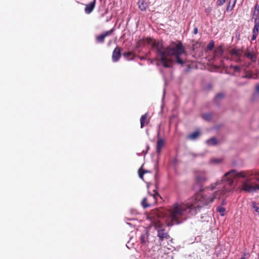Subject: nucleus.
I'll return each instance as SVG.
<instances>
[{
    "mask_svg": "<svg viewBox=\"0 0 259 259\" xmlns=\"http://www.w3.org/2000/svg\"><path fill=\"white\" fill-rule=\"evenodd\" d=\"M242 78H252V75L250 74H246L242 76Z\"/></svg>",
    "mask_w": 259,
    "mask_h": 259,
    "instance_id": "nucleus-31",
    "label": "nucleus"
},
{
    "mask_svg": "<svg viewBox=\"0 0 259 259\" xmlns=\"http://www.w3.org/2000/svg\"><path fill=\"white\" fill-rule=\"evenodd\" d=\"M225 95L222 93H219L214 98V102L217 105H219L220 101L224 98Z\"/></svg>",
    "mask_w": 259,
    "mask_h": 259,
    "instance_id": "nucleus-14",
    "label": "nucleus"
},
{
    "mask_svg": "<svg viewBox=\"0 0 259 259\" xmlns=\"http://www.w3.org/2000/svg\"><path fill=\"white\" fill-rule=\"evenodd\" d=\"M236 1L237 0H234L232 4V5H231V1H230L229 2H228V4L227 5V8H226V11L228 12H231L232 9L234 8L235 4H236Z\"/></svg>",
    "mask_w": 259,
    "mask_h": 259,
    "instance_id": "nucleus-18",
    "label": "nucleus"
},
{
    "mask_svg": "<svg viewBox=\"0 0 259 259\" xmlns=\"http://www.w3.org/2000/svg\"><path fill=\"white\" fill-rule=\"evenodd\" d=\"M152 196H153V198H154L155 200L157 199V198L158 197H161L160 196L159 193L155 191H154V193L152 194Z\"/></svg>",
    "mask_w": 259,
    "mask_h": 259,
    "instance_id": "nucleus-30",
    "label": "nucleus"
},
{
    "mask_svg": "<svg viewBox=\"0 0 259 259\" xmlns=\"http://www.w3.org/2000/svg\"><path fill=\"white\" fill-rule=\"evenodd\" d=\"M206 144L209 146H214L217 144L218 141L215 138H211L206 141Z\"/></svg>",
    "mask_w": 259,
    "mask_h": 259,
    "instance_id": "nucleus-19",
    "label": "nucleus"
},
{
    "mask_svg": "<svg viewBox=\"0 0 259 259\" xmlns=\"http://www.w3.org/2000/svg\"><path fill=\"white\" fill-rule=\"evenodd\" d=\"M147 172H149V171L148 170H144V171L141 169H139L138 170L139 177L141 179H143V176H144V174L147 173Z\"/></svg>",
    "mask_w": 259,
    "mask_h": 259,
    "instance_id": "nucleus-26",
    "label": "nucleus"
},
{
    "mask_svg": "<svg viewBox=\"0 0 259 259\" xmlns=\"http://www.w3.org/2000/svg\"><path fill=\"white\" fill-rule=\"evenodd\" d=\"M254 26L252 30V32L253 34H258V30H259V20H255L254 21Z\"/></svg>",
    "mask_w": 259,
    "mask_h": 259,
    "instance_id": "nucleus-17",
    "label": "nucleus"
},
{
    "mask_svg": "<svg viewBox=\"0 0 259 259\" xmlns=\"http://www.w3.org/2000/svg\"><path fill=\"white\" fill-rule=\"evenodd\" d=\"M252 19L254 21L259 20V5L256 4L254 6V10L252 13Z\"/></svg>",
    "mask_w": 259,
    "mask_h": 259,
    "instance_id": "nucleus-10",
    "label": "nucleus"
},
{
    "mask_svg": "<svg viewBox=\"0 0 259 259\" xmlns=\"http://www.w3.org/2000/svg\"><path fill=\"white\" fill-rule=\"evenodd\" d=\"M153 226L157 232V237L159 238V241H162L165 239H168L170 236L168 233L165 231L164 229L161 227V224L159 222L154 223Z\"/></svg>",
    "mask_w": 259,
    "mask_h": 259,
    "instance_id": "nucleus-3",
    "label": "nucleus"
},
{
    "mask_svg": "<svg viewBox=\"0 0 259 259\" xmlns=\"http://www.w3.org/2000/svg\"><path fill=\"white\" fill-rule=\"evenodd\" d=\"M146 133H147V135H148V130L146 131Z\"/></svg>",
    "mask_w": 259,
    "mask_h": 259,
    "instance_id": "nucleus-41",
    "label": "nucleus"
},
{
    "mask_svg": "<svg viewBox=\"0 0 259 259\" xmlns=\"http://www.w3.org/2000/svg\"><path fill=\"white\" fill-rule=\"evenodd\" d=\"M149 233L148 232H146L144 233L141 234L140 236V242L141 243L144 245H146L148 242V238Z\"/></svg>",
    "mask_w": 259,
    "mask_h": 259,
    "instance_id": "nucleus-11",
    "label": "nucleus"
},
{
    "mask_svg": "<svg viewBox=\"0 0 259 259\" xmlns=\"http://www.w3.org/2000/svg\"><path fill=\"white\" fill-rule=\"evenodd\" d=\"M217 210L220 213L221 216H224L225 215L226 209L223 206H218L217 207Z\"/></svg>",
    "mask_w": 259,
    "mask_h": 259,
    "instance_id": "nucleus-23",
    "label": "nucleus"
},
{
    "mask_svg": "<svg viewBox=\"0 0 259 259\" xmlns=\"http://www.w3.org/2000/svg\"><path fill=\"white\" fill-rule=\"evenodd\" d=\"M121 57V50L116 47L112 53V60L113 62L118 61Z\"/></svg>",
    "mask_w": 259,
    "mask_h": 259,
    "instance_id": "nucleus-6",
    "label": "nucleus"
},
{
    "mask_svg": "<svg viewBox=\"0 0 259 259\" xmlns=\"http://www.w3.org/2000/svg\"><path fill=\"white\" fill-rule=\"evenodd\" d=\"M164 146V141L163 139H159L157 140L156 144V152L158 155H160L162 149Z\"/></svg>",
    "mask_w": 259,
    "mask_h": 259,
    "instance_id": "nucleus-8",
    "label": "nucleus"
},
{
    "mask_svg": "<svg viewBox=\"0 0 259 259\" xmlns=\"http://www.w3.org/2000/svg\"><path fill=\"white\" fill-rule=\"evenodd\" d=\"M194 32V33L195 34H196L198 33V28H197V27L196 26L194 27V32Z\"/></svg>",
    "mask_w": 259,
    "mask_h": 259,
    "instance_id": "nucleus-34",
    "label": "nucleus"
},
{
    "mask_svg": "<svg viewBox=\"0 0 259 259\" xmlns=\"http://www.w3.org/2000/svg\"><path fill=\"white\" fill-rule=\"evenodd\" d=\"M257 34H252V35L251 36V40H254L256 39L257 36Z\"/></svg>",
    "mask_w": 259,
    "mask_h": 259,
    "instance_id": "nucleus-33",
    "label": "nucleus"
},
{
    "mask_svg": "<svg viewBox=\"0 0 259 259\" xmlns=\"http://www.w3.org/2000/svg\"><path fill=\"white\" fill-rule=\"evenodd\" d=\"M157 165H158V162L157 161L156 162V163L155 164V168L156 169V170L157 169Z\"/></svg>",
    "mask_w": 259,
    "mask_h": 259,
    "instance_id": "nucleus-39",
    "label": "nucleus"
},
{
    "mask_svg": "<svg viewBox=\"0 0 259 259\" xmlns=\"http://www.w3.org/2000/svg\"><path fill=\"white\" fill-rule=\"evenodd\" d=\"M214 46V41L213 40H210L207 46V48L208 50L211 51L213 49Z\"/></svg>",
    "mask_w": 259,
    "mask_h": 259,
    "instance_id": "nucleus-25",
    "label": "nucleus"
},
{
    "mask_svg": "<svg viewBox=\"0 0 259 259\" xmlns=\"http://www.w3.org/2000/svg\"><path fill=\"white\" fill-rule=\"evenodd\" d=\"M236 59L234 60V61L237 63H240L242 62V59L241 58V56L236 57Z\"/></svg>",
    "mask_w": 259,
    "mask_h": 259,
    "instance_id": "nucleus-32",
    "label": "nucleus"
},
{
    "mask_svg": "<svg viewBox=\"0 0 259 259\" xmlns=\"http://www.w3.org/2000/svg\"><path fill=\"white\" fill-rule=\"evenodd\" d=\"M123 55L124 57H125L126 58H127V59H130V57L132 55V53L131 52H124L123 54Z\"/></svg>",
    "mask_w": 259,
    "mask_h": 259,
    "instance_id": "nucleus-28",
    "label": "nucleus"
},
{
    "mask_svg": "<svg viewBox=\"0 0 259 259\" xmlns=\"http://www.w3.org/2000/svg\"><path fill=\"white\" fill-rule=\"evenodd\" d=\"M242 51L237 48H234L230 51V54L234 55L236 57H239L241 56Z\"/></svg>",
    "mask_w": 259,
    "mask_h": 259,
    "instance_id": "nucleus-16",
    "label": "nucleus"
},
{
    "mask_svg": "<svg viewBox=\"0 0 259 259\" xmlns=\"http://www.w3.org/2000/svg\"><path fill=\"white\" fill-rule=\"evenodd\" d=\"M255 91L259 93V84H257L255 88Z\"/></svg>",
    "mask_w": 259,
    "mask_h": 259,
    "instance_id": "nucleus-35",
    "label": "nucleus"
},
{
    "mask_svg": "<svg viewBox=\"0 0 259 259\" xmlns=\"http://www.w3.org/2000/svg\"><path fill=\"white\" fill-rule=\"evenodd\" d=\"M207 172L204 170H198L196 172L195 180L197 183L202 184L207 180L206 177Z\"/></svg>",
    "mask_w": 259,
    "mask_h": 259,
    "instance_id": "nucleus-4",
    "label": "nucleus"
},
{
    "mask_svg": "<svg viewBox=\"0 0 259 259\" xmlns=\"http://www.w3.org/2000/svg\"><path fill=\"white\" fill-rule=\"evenodd\" d=\"M164 96H165V90L164 89V90H163V99L164 98Z\"/></svg>",
    "mask_w": 259,
    "mask_h": 259,
    "instance_id": "nucleus-40",
    "label": "nucleus"
},
{
    "mask_svg": "<svg viewBox=\"0 0 259 259\" xmlns=\"http://www.w3.org/2000/svg\"><path fill=\"white\" fill-rule=\"evenodd\" d=\"M202 118L206 121H210L211 120L212 116L210 113H205L201 115Z\"/></svg>",
    "mask_w": 259,
    "mask_h": 259,
    "instance_id": "nucleus-21",
    "label": "nucleus"
},
{
    "mask_svg": "<svg viewBox=\"0 0 259 259\" xmlns=\"http://www.w3.org/2000/svg\"><path fill=\"white\" fill-rule=\"evenodd\" d=\"M127 224L129 225H131V224L129 223H127Z\"/></svg>",
    "mask_w": 259,
    "mask_h": 259,
    "instance_id": "nucleus-43",
    "label": "nucleus"
},
{
    "mask_svg": "<svg viewBox=\"0 0 259 259\" xmlns=\"http://www.w3.org/2000/svg\"><path fill=\"white\" fill-rule=\"evenodd\" d=\"M126 245L127 248H130V247H128V246L127 245V244H126Z\"/></svg>",
    "mask_w": 259,
    "mask_h": 259,
    "instance_id": "nucleus-42",
    "label": "nucleus"
},
{
    "mask_svg": "<svg viewBox=\"0 0 259 259\" xmlns=\"http://www.w3.org/2000/svg\"><path fill=\"white\" fill-rule=\"evenodd\" d=\"M153 46L158 62L164 67L169 68L171 66V60L168 58L169 56L175 57L176 63L182 66L184 65L185 62L182 56L183 54L186 55V53L181 41H178L177 44L172 42L170 46L166 48L159 41H155Z\"/></svg>",
    "mask_w": 259,
    "mask_h": 259,
    "instance_id": "nucleus-2",
    "label": "nucleus"
},
{
    "mask_svg": "<svg viewBox=\"0 0 259 259\" xmlns=\"http://www.w3.org/2000/svg\"><path fill=\"white\" fill-rule=\"evenodd\" d=\"M224 50L222 46H219L215 50V54L217 56H221L224 54Z\"/></svg>",
    "mask_w": 259,
    "mask_h": 259,
    "instance_id": "nucleus-22",
    "label": "nucleus"
},
{
    "mask_svg": "<svg viewBox=\"0 0 259 259\" xmlns=\"http://www.w3.org/2000/svg\"><path fill=\"white\" fill-rule=\"evenodd\" d=\"M244 56L252 62H254L256 61V57L255 55L249 50H248L246 52H245Z\"/></svg>",
    "mask_w": 259,
    "mask_h": 259,
    "instance_id": "nucleus-9",
    "label": "nucleus"
},
{
    "mask_svg": "<svg viewBox=\"0 0 259 259\" xmlns=\"http://www.w3.org/2000/svg\"><path fill=\"white\" fill-rule=\"evenodd\" d=\"M148 113H146L145 114L142 115L140 118V124L141 128H143L146 124H148L149 120H147Z\"/></svg>",
    "mask_w": 259,
    "mask_h": 259,
    "instance_id": "nucleus-13",
    "label": "nucleus"
},
{
    "mask_svg": "<svg viewBox=\"0 0 259 259\" xmlns=\"http://www.w3.org/2000/svg\"><path fill=\"white\" fill-rule=\"evenodd\" d=\"M222 161V159H218V158H212L210 160V162L211 163H216V164H218V163H221Z\"/></svg>",
    "mask_w": 259,
    "mask_h": 259,
    "instance_id": "nucleus-27",
    "label": "nucleus"
},
{
    "mask_svg": "<svg viewBox=\"0 0 259 259\" xmlns=\"http://www.w3.org/2000/svg\"><path fill=\"white\" fill-rule=\"evenodd\" d=\"M236 179L240 190L249 193L259 190V173L231 169L225 173L221 181L206 187L208 192L198 193L184 203H175L170 209L171 222L167 225L171 226L183 223L188 217L195 215L203 206L209 205L215 199L221 200L220 206L226 205V198L233 191L234 180Z\"/></svg>",
    "mask_w": 259,
    "mask_h": 259,
    "instance_id": "nucleus-1",
    "label": "nucleus"
},
{
    "mask_svg": "<svg viewBox=\"0 0 259 259\" xmlns=\"http://www.w3.org/2000/svg\"><path fill=\"white\" fill-rule=\"evenodd\" d=\"M139 8L142 11H144L147 8V4L144 0H140L138 3Z\"/></svg>",
    "mask_w": 259,
    "mask_h": 259,
    "instance_id": "nucleus-15",
    "label": "nucleus"
},
{
    "mask_svg": "<svg viewBox=\"0 0 259 259\" xmlns=\"http://www.w3.org/2000/svg\"><path fill=\"white\" fill-rule=\"evenodd\" d=\"M114 31V28L110 29V30L107 31L98 35L96 37V41L97 43H103L104 42L105 38L108 35L112 34Z\"/></svg>",
    "mask_w": 259,
    "mask_h": 259,
    "instance_id": "nucleus-5",
    "label": "nucleus"
},
{
    "mask_svg": "<svg viewBox=\"0 0 259 259\" xmlns=\"http://www.w3.org/2000/svg\"><path fill=\"white\" fill-rule=\"evenodd\" d=\"M96 0H93L92 2L85 5L84 12L86 14H89L92 12L96 5Z\"/></svg>",
    "mask_w": 259,
    "mask_h": 259,
    "instance_id": "nucleus-7",
    "label": "nucleus"
},
{
    "mask_svg": "<svg viewBox=\"0 0 259 259\" xmlns=\"http://www.w3.org/2000/svg\"><path fill=\"white\" fill-rule=\"evenodd\" d=\"M226 1V0H218L217 5L219 7L222 6L225 3Z\"/></svg>",
    "mask_w": 259,
    "mask_h": 259,
    "instance_id": "nucleus-29",
    "label": "nucleus"
},
{
    "mask_svg": "<svg viewBox=\"0 0 259 259\" xmlns=\"http://www.w3.org/2000/svg\"><path fill=\"white\" fill-rule=\"evenodd\" d=\"M246 84V82H238V84L239 85H244Z\"/></svg>",
    "mask_w": 259,
    "mask_h": 259,
    "instance_id": "nucleus-36",
    "label": "nucleus"
},
{
    "mask_svg": "<svg viewBox=\"0 0 259 259\" xmlns=\"http://www.w3.org/2000/svg\"><path fill=\"white\" fill-rule=\"evenodd\" d=\"M141 204L144 208H147L150 205L149 203H147V198L145 197L143 199Z\"/></svg>",
    "mask_w": 259,
    "mask_h": 259,
    "instance_id": "nucleus-24",
    "label": "nucleus"
},
{
    "mask_svg": "<svg viewBox=\"0 0 259 259\" xmlns=\"http://www.w3.org/2000/svg\"><path fill=\"white\" fill-rule=\"evenodd\" d=\"M150 148V147L148 145H147L146 146V153L147 152V151Z\"/></svg>",
    "mask_w": 259,
    "mask_h": 259,
    "instance_id": "nucleus-38",
    "label": "nucleus"
},
{
    "mask_svg": "<svg viewBox=\"0 0 259 259\" xmlns=\"http://www.w3.org/2000/svg\"><path fill=\"white\" fill-rule=\"evenodd\" d=\"M247 254H246L245 253H244L242 256V257L239 259H246L245 258V256Z\"/></svg>",
    "mask_w": 259,
    "mask_h": 259,
    "instance_id": "nucleus-37",
    "label": "nucleus"
},
{
    "mask_svg": "<svg viewBox=\"0 0 259 259\" xmlns=\"http://www.w3.org/2000/svg\"><path fill=\"white\" fill-rule=\"evenodd\" d=\"M200 132L198 130H197L188 135L187 139L192 141H195L200 135Z\"/></svg>",
    "mask_w": 259,
    "mask_h": 259,
    "instance_id": "nucleus-12",
    "label": "nucleus"
},
{
    "mask_svg": "<svg viewBox=\"0 0 259 259\" xmlns=\"http://www.w3.org/2000/svg\"><path fill=\"white\" fill-rule=\"evenodd\" d=\"M230 69H232L233 70L234 73H239L241 71V68L239 65H230L229 66Z\"/></svg>",
    "mask_w": 259,
    "mask_h": 259,
    "instance_id": "nucleus-20",
    "label": "nucleus"
}]
</instances>
